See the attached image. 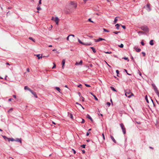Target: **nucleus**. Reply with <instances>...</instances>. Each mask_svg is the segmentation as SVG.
Listing matches in <instances>:
<instances>
[{
	"label": "nucleus",
	"instance_id": "nucleus-30",
	"mask_svg": "<svg viewBox=\"0 0 159 159\" xmlns=\"http://www.w3.org/2000/svg\"><path fill=\"white\" fill-rule=\"evenodd\" d=\"M104 52L106 53H107V54H111L112 53V52L111 51H107V52L104 51Z\"/></svg>",
	"mask_w": 159,
	"mask_h": 159
},
{
	"label": "nucleus",
	"instance_id": "nucleus-53",
	"mask_svg": "<svg viewBox=\"0 0 159 159\" xmlns=\"http://www.w3.org/2000/svg\"><path fill=\"white\" fill-rule=\"evenodd\" d=\"M76 104L79 105L80 106H82V105L80 104H79V103L76 102Z\"/></svg>",
	"mask_w": 159,
	"mask_h": 159
},
{
	"label": "nucleus",
	"instance_id": "nucleus-46",
	"mask_svg": "<svg viewBox=\"0 0 159 159\" xmlns=\"http://www.w3.org/2000/svg\"><path fill=\"white\" fill-rule=\"evenodd\" d=\"M75 4L74 3V2H70V4L71 5H74V4Z\"/></svg>",
	"mask_w": 159,
	"mask_h": 159
},
{
	"label": "nucleus",
	"instance_id": "nucleus-51",
	"mask_svg": "<svg viewBox=\"0 0 159 159\" xmlns=\"http://www.w3.org/2000/svg\"><path fill=\"white\" fill-rule=\"evenodd\" d=\"M141 44H142V45H143V46L144 45V43H143V41H141Z\"/></svg>",
	"mask_w": 159,
	"mask_h": 159
},
{
	"label": "nucleus",
	"instance_id": "nucleus-35",
	"mask_svg": "<svg viewBox=\"0 0 159 159\" xmlns=\"http://www.w3.org/2000/svg\"><path fill=\"white\" fill-rule=\"evenodd\" d=\"M53 63L54 65H53V66L52 67V69H54V68H55L56 67V65L53 62Z\"/></svg>",
	"mask_w": 159,
	"mask_h": 159
},
{
	"label": "nucleus",
	"instance_id": "nucleus-18",
	"mask_svg": "<svg viewBox=\"0 0 159 159\" xmlns=\"http://www.w3.org/2000/svg\"><path fill=\"white\" fill-rule=\"evenodd\" d=\"M90 48L92 49L94 53H96V51L95 50V49L93 47H91Z\"/></svg>",
	"mask_w": 159,
	"mask_h": 159
},
{
	"label": "nucleus",
	"instance_id": "nucleus-38",
	"mask_svg": "<svg viewBox=\"0 0 159 159\" xmlns=\"http://www.w3.org/2000/svg\"><path fill=\"white\" fill-rule=\"evenodd\" d=\"M124 71L126 72V73L128 75H131V74H129V73H128V72H127V71L126 70V69H124Z\"/></svg>",
	"mask_w": 159,
	"mask_h": 159
},
{
	"label": "nucleus",
	"instance_id": "nucleus-28",
	"mask_svg": "<svg viewBox=\"0 0 159 159\" xmlns=\"http://www.w3.org/2000/svg\"><path fill=\"white\" fill-rule=\"evenodd\" d=\"M78 41L80 43L83 45V44H84V43L82 42L79 39H78Z\"/></svg>",
	"mask_w": 159,
	"mask_h": 159
},
{
	"label": "nucleus",
	"instance_id": "nucleus-36",
	"mask_svg": "<svg viewBox=\"0 0 159 159\" xmlns=\"http://www.w3.org/2000/svg\"><path fill=\"white\" fill-rule=\"evenodd\" d=\"M2 137H3V138L5 139H8L9 138H7L6 136H2Z\"/></svg>",
	"mask_w": 159,
	"mask_h": 159
},
{
	"label": "nucleus",
	"instance_id": "nucleus-21",
	"mask_svg": "<svg viewBox=\"0 0 159 159\" xmlns=\"http://www.w3.org/2000/svg\"><path fill=\"white\" fill-rule=\"evenodd\" d=\"M136 51L137 52H139L141 51V49L139 48H135Z\"/></svg>",
	"mask_w": 159,
	"mask_h": 159
},
{
	"label": "nucleus",
	"instance_id": "nucleus-15",
	"mask_svg": "<svg viewBox=\"0 0 159 159\" xmlns=\"http://www.w3.org/2000/svg\"><path fill=\"white\" fill-rule=\"evenodd\" d=\"M120 25V24H116L115 25V26L116 27V29L117 30H118L119 29V26Z\"/></svg>",
	"mask_w": 159,
	"mask_h": 159
},
{
	"label": "nucleus",
	"instance_id": "nucleus-26",
	"mask_svg": "<svg viewBox=\"0 0 159 159\" xmlns=\"http://www.w3.org/2000/svg\"><path fill=\"white\" fill-rule=\"evenodd\" d=\"M55 89L58 91L59 92H60V88L58 87H56L55 88Z\"/></svg>",
	"mask_w": 159,
	"mask_h": 159
},
{
	"label": "nucleus",
	"instance_id": "nucleus-50",
	"mask_svg": "<svg viewBox=\"0 0 159 159\" xmlns=\"http://www.w3.org/2000/svg\"><path fill=\"white\" fill-rule=\"evenodd\" d=\"M32 94V93H34V92L33 91V90H31L30 89H29V90Z\"/></svg>",
	"mask_w": 159,
	"mask_h": 159
},
{
	"label": "nucleus",
	"instance_id": "nucleus-14",
	"mask_svg": "<svg viewBox=\"0 0 159 159\" xmlns=\"http://www.w3.org/2000/svg\"><path fill=\"white\" fill-rule=\"evenodd\" d=\"M36 56L38 57V59H39L40 58H42V55L41 56L39 54L36 55Z\"/></svg>",
	"mask_w": 159,
	"mask_h": 159
},
{
	"label": "nucleus",
	"instance_id": "nucleus-31",
	"mask_svg": "<svg viewBox=\"0 0 159 159\" xmlns=\"http://www.w3.org/2000/svg\"><path fill=\"white\" fill-rule=\"evenodd\" d=\"M118 46L120 48H122L124 47V45L123 44L121 43L120 45H119Z\"/></svg>",
	"mask_w": 159,
	"mask_h": 159
},
{
	"label": "nucleus",
	"instance_id": "nucleus-34",
	"mask_svg": "<svg viewBox=\"0 0 159 159\" xmlns=\"http://www.w3.org/2000/svg\"><path fill=\"white\" fill-rule=\"evenodd\" d=\"M103 30H104V31L105 32H109V31L108 30H107L105 28H103Z\"/></svg>",
	"mask_w": 159,
	"mask_h": 159
},
{
	"label": "nucleus",
	"instance_id": "nucleus-25",
	"mask_svg": "<svg viewBox=\"0 0 159 159\" xmlns=\"http://www.w3.org/2000/svg\"><path fill=\"white\" fill-rule=\"evenodd\" d=\"M24 89L25 90L27 89L29 91V89H30L27 86H26L24 87Z\"/></svg>",
	"mask_w": 159,
	"mask_h": 159
},
{
	"label": "nucleus",
	"instance_id": "nucleus-13",
	"mask_svg": "<svg viewBox=\"0 0 159 159\" xmlns=\"http://www.w3.org/2000/svg\"><path fill=\"white\" fill-rule=\"evenodd\" d=\"M110 137L111 139L115 143H116V140H115V139H114V138L111 135L110 136Z\"/></svg>",
	"mask_w": 159,
	"mask_h": 159
},
{
	"label": "nucleus",
	"instance_id": "nucleus-11",
	"mask_svg": "<svg viewBox=\"0 0 159 159\" xmlns=\"http://www.w3.org/2000/svg\"><path fill=\"white\" fill-rule=\"evenodd\" d=\"M90 94L94 97V99L95 100L98 101V98H97V97L94 95L93 93L91 92H90Z\"/></svg>",
	"mask_w": 159,
	"mask_h": 159
},
{
	"label": "nucleus",
	"instance_id": "nucleus-47",
	"mask_svg": "<svg viewBox=\"0 0 159 159\" xmlns=\"http://www.w3.org/2000/svg\"><path fill=\"white\" fill-rule=\"evenodd\" d=\"M82 121L81 122V123H84V122H85V120L84 119H82Z\"/></svg>",
	"mask_w": 159,
	"mask_h": 159
},
{
	"label": "nucleus",
	"instance_id": "nucleus-7",
	"mask_svg": "<svg viewBox=\"0 0 159 159\" xmlns=\"http://www.w3.org/2000/svg\"><path fill=\"white\" fill-rule=\"evenodd\" d=\"M59 20V19L57 17H56L54 20V21L55 22L56 24L57 25L58 24Z\"/></svg>",
	"mask_w": 159,
	"mask_h": 159
},
{
	"label": "nucleus",
	"instance_id": "nucleus-61",
	"mask_svg": "<svg viewBox=\"0 0 159 159\" xmlns=\"http://www.w3.org/2000/svg\"><path fill=\"white\" fill-rule=\"evenodd\" d=\"M69 36H72L73 37H75V35L73 34H70V35H69Z\"/></svg>",
	"mask_w": 159,
	"mask_h": 159
},
{
	"label": "nucleus",
	"instance_id": "nucleus-24",
	"mask_svg": "<svg viewBox=\"0 0 159 159\" xmlns=\"http://www.w3.org/2000/svg\"><path fill=\"white\" fill-rule=\"evenodd\" d=\"M32 94L34 96V97L35 98H38V96L37 95L36 93L34 92V93H32Z\"/></svg>",
	"mask_w": 159,
	"mask_h": 159
},
{
	"label": "nucleus",
	"instance_id": "nucleus-43",
	"mask_svg": "<svg viewBox=\"0 0 159 159\" xmlns=\"http://www.w3.org/2000/svg\"><path fill=\"white\" fill-rule=\"evenodd\" d=\"M37 9L39 11L41 9V8L39 6H38L37 8Z\"/></svg>",
	"mask_w": 159,
	"mask_h": 159
},
{
	"label": "nucleus",
	"instance_id": "nucleus-16",
	"mask_svg": "<svg viewBox=\"0 0 159 159\" xmlns=\"http://www.w3.org/2000/svg\"><path fill=\"white\" fill-rule=\"evenodd\" d=\"M8 140L9 141H15V139L13 138H9L8 139Z\"/></svg>",
	"mask_w": 159,
	"mask_h": 159
},
{
	"label": "nucleus",
	"instance_id": "nucleus-8",
	"mask_svg": "<svg viewBox=\"0 0 159 159\" xmlns=\"http://www.w3.org/2000/svg\"><path fill=\"white\" fill-rule=\"evenodd\" d=\"M82 63H83L82 61L80 60V62L79 63H78V62H76V63H75V65H81L82 64Z\"/></svg>",
	"mask_w": 159,
	"mask_h": 159
},
{
	"label": "nucleus",
	"instance_id": "nucleus-64",
	"mask_svg": "<svg viewBox=\"0 0 159 159\" xmlns=\"http://www.w3.org/2000/svg\"><path fill=\"white\" fill-rule=\"evenodd\" d=\"M41 0H39V4H41Z\"/></svg>",
	"mask_w": 159,
	"mask_h": 159
},
{
	"label": "nucleus",
	"instance_id": "nucleus-27",
	"mask_svg": "<svg viewBox=\"0 0 159 159\" xmlns=\"http://www.w3.org/2000/svg\"><path fill=\"white\" fill-rule=\"evenodd\" d=\"M145 99L146 101H147V102L149 103V101H148V98L147 95H146L145 96Z\"/></svg>",
	"mask_w": 159,
	"mask_h": 159
},
{
	"label": "nucleus",
	"instance_id": "nucleus-48",
	"mask_svg": "<svg viewBox=\"0 0 159 159\" xmlns=\"http://www.w3.org/2000/svg\"><path fill=\"white\" fill-rule=\"evenodd\" d=\"M122 27L124 29H125L126 28V27H125V25H121Z\"/></svg>",
	"mask_w": 159,
	"mask_h": 159
},
{
	"label": "nucleus",
	"instance_id": "nucleus-29",
	"mask_svg": "<svg viewBox=\"0 0 159 159\" xmlns=\"http://www.w3.org/2000/svg\"><path fill=\"white\" fill-rule=\"evenodd\" d=\"M29 39L31 40H32L34 42H35L34 39L33 38H32L31 37H30L29 38Z\"/></svg>",
	"mask_w": 159,
	"mask_h": 159
},
{
	"label": "nucleus",
	"instance_id": "nucleus-59",
	"mask_svg": "<svg viewBox=\"0 0 159 159\" xmlns=\"http://www.w3.org/2000/svg\"><path fill=\"white\" fill-rule=\"evenodd\" d=\"M82 152L83 153H84L85 152V151L84 150H82Z\"/></svg>",
	"mask_w": 159,
	"mask_h": 159
},
{
	"label": "nucleus",
	"instance_id": "nucleus-49",
	"mask_svg": "<svg viewBox=\"0 0 159 159\" xmlns=\"http://www.w3.org/2000/svg\"><path fill=\"white\" fill-rule=\"evenodd\" d=\"M88 20H89V21H90V22H92L93 23V21L91 20V18H89V19H88Z\"/></svg>",
	"mask_w": 159,
	"mask_h": 159
},
{
	"label": "nucleus",
	"instance_id": "nucleus-54",
	"mask_svg": "<svg viewBox=\"0 0 159 159\" xmlns=\"http://www.w3.org/2000/svg\"><path fill=\"white\" fill-rule=\"evenodd\" d=\"M102 136L103 138V139L104 140L105 139V136H104V134H102Z\"/></svg>",
	"mask_w": 159,
	"mask_h": 159
},
{
	"label": "nucleus",
	"instance_id": "nucleus-9",
	"mask_svg": "<svg viewBox=\"0 0 159 159\" xmlns=\"http://www.w3.org/2000/svg\"><path fill=\"white\" fill-rule=\"evenodd\" d=\"M65 59H63L62 60V68L63 69L64 68V66L65 65Z\"/></svg>",
	"mask_w": 159,
	"mask_h": 159
},
{
	"label": "nucleus",
	"instance_id": "nucleus-52",
	"mask_svg": "<svg viewBox=\"0 0 159 159\" xmlns=\"http://www.w3.org/2000/svg\"><path fill=\"white\" fill-rule=\"evenodd\" d=\"M82 86V85L81 84H80L78 85V87L81 88V87Z\"/></svg>",
	"mask_w": 159,
	"mask_h": 159
},
{
	"label": "nucleus",
	"instance_id": "nucleus-3",
	"mask_svg": "<svg viewBox=\"0 0 159 159\" xmlns=\"http://www.w3.org/2000/svg\"><path fill=\"white\" fill-rule=\"evenodd\" d=\"M126 91H128V92H126L125 90V95L126 96V97H127L128 98H130L131 97V96H132L133 95V94L132 93V94L131 95H130L129 96H128L127 95V93H128V94H129L130 92V91L129 90H127Z\"/></svg>",
	"mask_w": 159,
	"mask_h": 159
},
{
	"label": "nucleus",
	"instance_id": "nucleus-45",
	"mask_svg": "<svg viewBox=\"0 0 159 159\" xmlns=\"http://www.w3.org/2000/svg\"><path fill=\"white\" fill-rule=\"evenodd\" d=\"M84 84L87 87H90V86L89 84Z\"/></svg>",
	"mask_w": 159,
	"mask_h": 159
},
{
	"label": "nucleus",
	"instance_id": "nucleus-55",
	"mask_svg": "<svg viewBox=\"0 0 159 159\" xmlns=\"http://www.w3.org/2000/svg\"><path fill=\"white\" fill-rule=\"evenodd\" d=\"M12 110V108H10L8 111V112H10Z\"/></svg>",
	"mask_w": 159,
	"mask_h": 159
},
{
	"label": "nucleus",
	"instance_id": "nucleus-39",
	"mask_svg": "<svg viewBox=\"0 0 159 159\" xmlns=\"http://www.w3.org/2000/svg\"><path fill=\"white\" fill-rule=\"evenodd\" d=\"M123 59H124L126 60H127L128 61H129L128 58L127 57H125L123 58Z\"/></svg>",
	"mask_w": 159,
	"mask_h": 159
},
{
	"label": "nucleus",
	"instance_id": "nucleus-57",
	"mask_svg": "<svg viewBox=\"0 0 159 159\" xmlns=\"http://www.w3.org/2000/svg\"><path fill=\"white\" fill-rule=\"evenodd\" d=\"M70 37V36H69V35L68 36V37L66 38V40H69V37Z\"/></svg>",
	"mask_w": 159,
	"mask_h": 159
},
{
	"label": "nucleus",
	"instance_id": "nucleus-1",
	"mask_svg": "<svg viewBox=\"0 0 159 159\" xmlns=\"http://www.w3.org/2000/svg\"><path fill=\"white\" fill-rule=\"evenodd\" d=\"M140 28L142 30L144 31L148 32L149 31V29L148 27L146 25L142 26Z\"/></svg>",
	"mask_w": 159,
	"mask_h": 159
},
{
	"label": "nucleus",
	"instance_id": "nucleus-19",
	"mask_svg": "<svg viewBox=\"0 0 159 159\" xmlns=\"http://www.w3.org/2000/svg\"><path fill=\"white\" fill-rule=\"evenodd\" d=\"M110 88L112 90H113L114 91H115V92L117 91L115 89V88L112 86H111Z\"/></svg>",
	"mask_w": 159,
	"mask_h": 159
},
{
	"label": "nucleus",
	"instance_id": "nucleus-41",
	"mask_svg": "<svg viewBox=\"0 0 159 159\" xmlns=\"http://www.w3.org/2000/svg\"><path fill=\"white\" fill-rule=\"evenodd\" d=\"M86 145L85 144H83L81 145V147L83 148H85V147Z\"/></svg>",
	"mask_w": 159,
	"mask_h": 159
},
{
	"label": "nucleus",
	"instance_id": "nucleus-62",
	"mask_svg": "<svg viewBox=\"0 0 159 159\" xmlns=\"http://www.w3.org/2000/svg\"><path fill=\"white\" fill-rule=\"evenodd\" d=\"M131 59L133 61H134V59L132 56H131Z\"/></svg>",
	"mask_w": 159,
	"mask_h": 159
},
{
	"label": "nucleus",
	"instance_id": "nucleus-60",
	"mask_svg": "<svg viewBox=\"0 0 159 159\" xmlns=\"http://www.w3.org/2000/svg\"><path fill=\"white\" fill-rule=\"evenodd\" d=\"M142 53L143 54V56H145V52H142Z\"/></svg>",
	"mask_w": 159,
	"mask_h": 159
},
{
	"label": "nucleus",
	"instance_id": "nucleus-56",
	"mask_svg": "<svg viewBox=\"0 0 159 159\" xmlns=\"http://www.w3.org/2000/svg\"><path fill=\"white\" fill-rule=\"evenodd\" d=\"M90 132H89L88 131L87 133H86V135L87 136H88L89 135V134H90Z\"/></svg>",
	"mask_w": 159,
	"mask_h": 159
},
{
	"label": "nucleus",
	"instance_id": "nucleus-4",
	"mask_svg": "<svg viewBox=\"0 0 159 159\" xmlns=\"http://www.w3.org/2000/svg\"><path fill=\"white\" fill-rule=\"evenodd\" d=\"M150 6V5L149 3L147 4L146 5V7L147 8V10L148 11H150L151 10V8Z\"/></svg>",
	"mask_w": 159,
	"mask_h": 159
},
{
	"label": "nucleus",
	"instance_id": "nucleus-5",
	"mask_svg": "<svg viewBox=\"0 0 159 159\" xmlns=\"http://www.w3.org/2000/svg\"><path fill=\"white\" fill-rule=\"evenodd\" d=\"M94 40L96 42H99L102 40H105V39H102L101 38H99L98 39H95Z\"/></svg>",
	"mask_w": 159,
	"mask_h": 159
},
{
	"label": "nucleus",
	"instance_id": "nucleus-42",
	"mask_svg": "<svg viewBox=\"0 0 159 159\" xmlns=\"http://www.w3.org/2000/svg\"><path fill=\"white\" fill-rule=\"evenodd\" d=\"M107 104L108 105V107H109L111 105V103L109 102H107Z\"/></svg>",
	"mask_w": 159,
	"mask_h": 159
},
{
	"label": "nucleus",
	"instance_id": "nucleus-40",
	"mask_svg": "<svg viewBox=\"0 0 159 159\" xmlns=\"http://www.w3.org/2000/svg\"><path fill=\"white\" fill-rule=\"evenodd\" d=\"M116 72L117 73V76H118V74H119V71L118 70H116Z\"/></svg>",
	"mask_w": 159,
	"mask_h": 159
},
{
	"label": "nucleus",
	"instance_id": "nucleus-22",
	"mask_svg": "<svg viewBox=\"0 0 159 159\" xmlns=\"http://www.w3.org/2000/svg\"><path fill=\"white\" fill-rule=\"evenodd\" d=\"M117 17H116L115 18L114 20V24H116L117 22Z\"/></svg>",
	"mask_w": 159,
	"mask_h": 159
},
{
	"label": "nucleus",
	"instance_id": "nucleus-17",
	"mask_svg": "<svg viewBox=\"0 0 159 159\" xmlns=\"http://www.w3.org/2000/svg\"><path fill=\"white\" fill-rule=\"evenodd\" d=\"M92 44V43L91 42H89V43H84V44L83 45H90Z\"/></svg>",
	"mask_w": 159,
	"mask_h": 159
},
{
	"label": "nucleus",
	"instance_id": "nucleus-10",
	"mask_svg": "<svg viewBox=\"0 0 159 159\" xmlns=\"http://www.w3.org/2000/svg\"><path fill=\"white\" fill-rule=\"evenodd\" d=\"M15 141L18 142H20L21 143H22L21 139L16 138L15 139Z\"/></svg>",
	"mask_w": 159,
	"mask_h": 159
},
{
	"label": "nucleus",
	"instance_id": "nucleus-23",
	"mask_svg": "<svg viewBox=\"0 0 159 159\" xmlns=\"http://www.w3.org/2000/svg\"><path fill=\"white\" fill-rule=\"evenodd\" d=\"M80 97V100H81L83 102H84V98L82 96H81Z\"/></svg>",
	"mask_w": 159,
	"mask_h": 159
},
{
	"label": "nucleus",
	"instance_id": "nucleus-58",
	"mask_svg": "<svg viewBox=\"0 0 159 159\" xmlns=\"http://www.w3.org/2000/svg\"><path fill=\"white\" fill-rule=\"evenodd\" d=\"M139 74L140 75V76L141 75H142L141 73L139 70Z\"/></svg>",
	"mask_w": 159,
	"mask_h": 159
},
{
	"label": "nucleus",
	"instance_id": "nucleus-12",
	"mask_svg": "<svg viewBox=\"0 0 159 159\" xmlns=\"http://www.w3.org/2000/svg\"><path fill=\"white\" fill-rule=\"evenodd\" d=\"M87 117L88 119H90L91 121H92V122L93 121V120L92 119V118H91V117L88 114L87 115Z\"/></svg>",
	"mask_w": 159,
	"mask_h": 159
},
{
	"label": "nucleus",
	"instance_id": "nucleus-63",
	"mask_svg": "<svg viewBox=\"0 0 159 159\" xmlns=\"http://www.w3.org/2000/svg\"><path fill=\"white\" fill-rule=\"evenodd\" d=\"M159 98V92L156 93Z\"/></svg>",
	"mask_w": 159,
	"mask_h": 159
},
{
	"label": "nucleus",
	"instance_id": "nucleus-33",
	"mask_svg": "<svg viewBox=\"0 0 159 159\" xmlns=\"http://www.w3.org/2000/svg\"><path fill=\"white\" fill-rule=\"evenodd\" d=\"M69 116H70V118L71 119H73V115H72V114H71V113H70V114H69Z\"/></svg>",
	"mask_w": 159,
	"mask_h": 159
},
{
	"label": "nucleus",
	"instance_id": "nucleus-37",
	"mask_svg": "<svg viewBox=\"0 0 159 159\" xmlns=\"http://www.w3.org/2000/svg\"><path fill=\"white\" fill-rule=\"evenodd\" d=\"M138 33L139 34H144V33L142 31H139L138 32Z\"/></svg>",
	"mask_w": 159,
	"mask_h": 159
},
{
	"label": "nucleus",
	"instance_id": "nucleus-2",
	"mask_svg": "<svg viewBox=\"0 0 159 159\" xmlns=\"http://www.w3.org/2000/svg\"><path fill=\"white\" fill-rule=\"evenodd\" d=\"M120 127L121 129H122V132H123V133L124 134H125V133H126V129H125V128L124 125H123V123H121L120 124Z\"/></svg>",
	"mask_w": 159,
	"mask_h": 159
},
{
	"label": "nucleus",
	"instance_id": "nucleus-6",
	"mask_svg": "<svg viewBox=\"0 0 159 159\" xmlns=\"http://www.w3.org/2000/svg\"><path fill=\"white\" fill-rule=\"evenodd\" d=\"M152 86H153V89H154L156 93L159 92L157 89V87L155 85H152Z\"/></svg>",
	"mask_w": 159,
	"mask_h": 159
},
{
	"label": "nucleus",
	"instance_id": "nucleus-32",
	"mask_svg": "<svg viewBox=\"0 0 159 159\" xmlns=\"http://www.w3.org/2000/svg\"><path fill=\"white\" fill-rule=\"evenodd\" d=\"M113 33L116 34H118V33H120V31H115V32H113Z\"/></svg>",
	"mask_w": 159,
	"mask_h": 159
},
{
	"label": "nucleus",
	"instance_id": "nucleus-44",
	"mask_svg": "<svg viewBox=\"0 0 159 159\" xmlns=\"http://www.w3.org/2000/svg\"><path fill=\"white\" fill-rule=\"evenodd\" d=\"M72 151H73V153H74V154H76V151H75L74 149H72Z\"/></svg>",
	"mask_w": 159,
	"mask_h": 159
},
{
	"label": "nucleus",
	"instance_id": "nucleus-20",
	"mask_svg": "<svg viewBox=\"0 0 159 159\" xmlns=\"http://www.w3.org/2000/svg\"><path fill=\"white\" fill-rule=\"evenodd\" d=\"M153 40H151L149 42V43H150V45H153L154 43H153Z\"/></svg>",
	"mask_w": 159,
	"mask_h": 159
}]
</instances>
